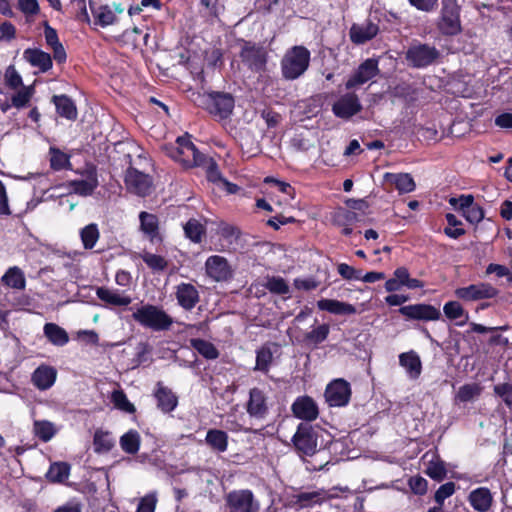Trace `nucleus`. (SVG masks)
Segmentation results:
<instances>
[{
    "label": "nucleus",
    "instance_id": "1",
    "mask_svg": "<svg viewBox=\"0 0 512 512\" xmlns=\"http://www.w3.org/2000/svg\"><path fill=\"white\" fill-rule=\"evenodd\" d=\"M309 63V50L304 46H294L282 58V75L287 80H295L305 73Z\"/></svg>",
    "mask_w": 512,
    "mask_h": 512
},
{
    "label": "nucleus",
    "instance_id": "2",
    "mask_svg": "<svg viewBox=\"0 0 512 512\" xmlns=\"http://www.w3.org/2000/svg\"><path fill=\"white\" fill-rule=\"evenodd\" d=\"M133 319L140 325L154 331L169 330L173 324V318L161 307L146 304L142 305L132 314Z\"/></svg>",
    "mask_w": 512,
    "mask_h": 512
},
{
    "label": "nucleus",
    "instance_id": "3",
    "mask_svg": "<svg viewBox=\"0 0 512 512\" xmlns=\"http://www.w3.org/2000/svg\"><path fill=\"white\" fill-rule=\"evenodd\" d=\"M461 6L457 0H441L440 16L437 23L444 35H457L462 31L460 20Z\"/></svg>",
    "mask_w": 512,
    "mask_h": 512
},
{
    "label": "nucleus",
    "instance_id": "4",
    "mask_svg": "<svg viewBox=\"0 0 512 512\" xmlns=\"http://www.w3.org/2000/svg\"><path fill=\"white\" fill-rule=\"evenodd\" d=\"M176 145L171 148L170 156L183 166L190 168L204 164L206 157L197 150L189 135L178 137Z\"/></svg>",
    "mask_w": 512,
    "mask_h": 512
},
{
    "label": "nucleus",
    "instance_id": "5",
    "mask_svg": "<svg viewBox=\"0 0 512 512\" xmlns=\"http://www.w3.org/2000/svg\"><path fill=\"white\" fill-rule=\"evenodd\" d=\"M229 512H260V502L249 489L233 490L225 496Z\"/></svg>",
    "mask_w": 512,
    "mask_h": 512
},
{
    "label": "nucleus",
    "instance_id": "6",
    "mask_svg": "<svg viewBox=\"0 0 512 512\" xmlns=\"http://www.w3.org/2000/svg\"><path fill=\"white\" fill-rule=\"evenodd\" d=\"M439 57V51L427 44H415L408 48L406 59L413 67H425Z\"/></svg>",
    "mask_w": 512,
    "mask_h": 512
},
{
    "label": "nucleus",
    "instance_id": "7",
    "mask_svg": "<svg viewBox=\"0 0 512 512\" xmlns=\"http://www.w3.org/2000/svg\"><path fill=\"white\" fill-rule=\"evenodd\" d=\"M240 57L242 62L252 71L260 72L265 69L267 62V52L262 46L245 42Z\"/></svg>",
    "mask_w": 512,
    "mask_h": 512
},
{
    "label": "nucleus",
    "instance_id": "8",
    "mask_svg": "<svg viewBox=\"0 0 512 512\" xmlns=\"http://www.w3.org/2000/svg\"><path fill=\"white\" fill-rule=\"evenodd\" d=\"M293 444L301 455L311 456L317 450V438L311 426L300 424L293 436Z\"/></svg>",
    "mask_w": 512,
    "mask_h": 512
},
{
    "label": "nucleus",
    "instance_id": "9",
    "mask_svg": "<svg viewBox=\"0 0 512 512\" xmlns=\"http://www.w3.org/2000/svg\"><path fill=\"white\" fill-rule=\"evenodd\" d=\"M498 294V290L489 283L480 282L467 287L457 288L455 296L464 301L490 299Z\"/></svg>",
    "mask_w": 512,
    "mask_h": 512
},
{
    "label": "nucleus",
    "instance_id": "10",
    "mask_svg": "<svg viewBox=\"0 0 512 512\" xmlns=\"http://www.w3.org/2000/svg\"><path fill=\"white\" fill-rule=\"evenodd\" d=\"M125 184L128 191L142 197L149 195L153 188L150 176L135 168H129L127 170Z\"/></svg>",
    "mask_w": 512,
    "mask_h": 512
},
{
    "label": "nucleus",
    "instance_id": "11",
    "mask_svg": "<svg viewBox=\"0 0 512 512\" xmlns=\"http://www.w3.org/2000/svg\"><path fill=\"white\" fill-rule=\"evenodd\" d=\"M206 274L216 282L227 281L233 276V269L228 260L219 255H212L205 262Z\"/></svg>",
    "mask_w": 512,
    "mask_h": 512
},
{
    "label": "nucleus",
    "instance_id": "12",
    "mask_svg": "<svg viewBox=\"0 0 512 512\" xmlns=\"http://www.w3.org/2000/svg\"><path fill=\"white\" fill-rule=\"evenodd\" d=\"M351 396V389L348 382L343 379H336L331 382L325 390V398L330 406L341 407L348 404Z\"/></svg>",
    "mask_w": 512,
    "mask_h": 512
},
{
    "label": "nucleus",
    "instance_id": "13",
    "mask_svg": "<svg viewBox=\"0 0 512 512\" xmlns=\"http://www.w3.org/2000/svg\"><path fill=\"white\" fill-rule=\"evenodd\" d=\"M206 106L210 114L225 119L233 111L234 99L230 94L215 93L208 96Z\"/></svg>",
    "mask_w": 512,
    "mask_h": 512
},
{
    "label": "nucleus",
    "instance_id": "14",
    "mask_svg": "<svg viewBox=\"0 0 512 512\" xmlns=\"http://www.w3.org/2000/svg\"><path fill=\"white\" fill-rule=\"evenodd\" d=\"M98 184L96 169L89 167L86 169L85 173L82 174V178L72 180L68 185L75 194L87 197L93 194Z\"/></svg>",
    "mask_w": 512,
    "mask_h": 512
},
{
    "label": "nucleus",
    "instance_id": "15",
    "mask_svg": "<svg viewBox=\"0 0 512 512\" xmlns=\"http://www.w3.org/2000/svg\"><path fill=\"white\" fill-rule=\"evenodd\" d=\"M399 312L408 318L425 321L438 320L441 316L438 309L427 304L404 306L399 309Z\"/></svg>",
    "mask_w": 512,
    "mask_h": 512
},
{
    "label": "nucleus",
    "instance_id": "16",
    "mask_svg": "<svg viewBox=\"0 0 512 512\" xmlns=\"http://www.w3.org/2000/svg\"><path fill=\"white\" fill-rule=\"evenodd\" d=\"M378 71L377 61L374 59H367L359 66L356 73L346 82V88L351 89L366 83L375 77Z\"/></svg>",
    "mask_w": 512,
    "mask_h": 512
},
{
    "label": "nucleus",
    "instance_id": "17",
    "mask_svg": "<svg viewBox=\"0 0 512 512\" xmlns=\"http://www.w3.org/2000/svg\"><path fill=\"white\" fill-rule=\"evenodd\" d=\"M292 411L295 417L306 421L315 420L319 414L317 404L309 396L298 397L292 405Z\"/></svg>",
    "mask_w": 512,
    "mask_h": 512
},
{
    "label": "nucleus",
    "instance_id": "18",
    "mask_svg": "<svg viewBox=\"0 0 512 512\" xmlns=\"http://www.w3.org/2000/svg\"><path fill=\"white\" fill-rule=\"evenodd\" d=\"M379 31L377 24L367 21L362 24H353L350 28V39L355 44H363L374 38Z\"/></svg>",
    "mask_w": 512,
    "mask_h": 512
},
{
    "label": "nucleus",
    "instance_id": "19",
    "mask_svg": "<svg viewBox=\"0 0 512 512\" xmlns=\"http://www.w3.org/2000/svg\"><path fill=\"white\" fill-rule=\"evenodd\" d=\"M360 109L361 105L354 94L343 96L333 105V112L342 118H349L359 112Z\"/></svg>",
    "mask_w": 512,
    "mask_h": 512
},
{
    "label": "nucleus",
    "instance_id": "20",
    "mask_svg": "<svg viewBox=\"0 0 512 512\" xmlns=\"http://www.w3.org/2000/svg\"><path fill=\"white\" fill-rule=\"evenodd\" d=\"M154 396L157 400L158 408L164 413L173 411L178 404L177 396L171 389L163 386L161 383H157Z\"/></svg>",
    "mask_w": 512,
    "mask_h": 512
},
{
    "label": "nucleus",
    "instance_id": "21",
    "mask_svg": "<svg viewBox=\"0 0 512 512\" xmlns=\"http://www.w3.org/2000/svg\"><path fill=\"white\" fill-rule=\"evenodd\" d=\"M326 499V492L321 489L312 492H300L295 494L291 497V504L293 506H297L299 509H303L314 504H321Z\"/></svg>",
    "mask_w": 512,
    "mask_h": 512
},
{
    "label": "nucleus",
    "instance_id": "22",
    "mask_svg": "<svg viewBox=\"0 0 512 512\" xmlns=\"http://www.w3.org/2000/svg\"><path fill=\"white\" fill-rule=\"evenodd\" d=\"M176 298L181 307L190 310L199 301V294L192 284L182 283L177 287Z\"/></svg>",
    "mask_w": 512,
    "mask_h": 512
},
{
    "label": "nucleus",
    "instance_id": "23",
    "mask_svg": "<svg viewBox=\"0 0 512 512\" xmlns=\"http://www.w3.org/2000/svg\"><path fill=\"white\" fill-rule=\"evenodd\" d=\"M247 412L250 416L263 418L267 413V405L264 393L258 388L250 391V398L247 404Z\"/></svg>",
    "mask_w": 512,
    "mask_h": 512
},
{
    "label": "nucleus",
    "instance_id": "24",
    "mask_svg": "<svg viewBox=\"0 0 512 512\" xmlns=\"http://www.w3.org/2000/svg\"><path fill=\"white\" fill-rule=\"evenodd\" d=\"M384 180L394 185L399 193H410L415 190L416 184L409 173H386Z\"/></svg>",
    "mask_w": 512,
    "mask_h": 512
},
{
    "label": "nucleus",
    "instance_id": "25",
    "mask_svg": "<svg viewBox=\"0 0 512 512\" xmlns=\"http://www.w3.org/2000/svg\"><path fill=\"white\" fill-rule=\"evenodd\" d=\"M56 375L57 372L54 368L50 366H40L34 371L32 382L40 390H46L54 384Z\"/></svg>",
    "mask_w": 512,
    "mask_h": 512
},
{
    "label": "nucleus",
    "instance_id": "26",
    "mask_svg": "<svg viewBox=\"0 0 512 512\" xmlns=\"http://www.w3.org/2000/svg\"><path fill=\"white\" fill-rule=\"evenodd\" d=\"M24 59L32 66L38 67L42 72L48 71L52 67L50 54L39 49H26L23 53Z\"/></svg>",
    "mask_w": 512,
    "mask_h": 512
},
{
    "label": "nucleus",
    "instance_id": "27",
    "mask_svg": "<svg viewBox=\"0 0 512 512\" xmlns=\"http://www.w3.org/2000/svg\"><path fill=\"white\" fill-rule=\"evenodd\" d=\"M492 495L489 489L481 487L473 490L469 495L472 507L479 512H486L492 505Z\"/></svg>",
    "mask_w": 512,
    "mask_h": 512
},
{
    "label": "nucleus",
    "instance_id": "28",
    "mask_svg": "<svg viewBox=\"0 0 512 512\" xmlns=\"http://www.w3.org/2000/svg\"><path fill=\"white\" fill-rule=\"evenodd\" d=\"M317 306L320 310L328 311L337 315H350L356 313L353 305L338 300L322 299L319 300Z\"/></svg>",
    "mask_w": 512,
    "mask_h": 512
},
{
    "label": "nucleus",
    "instance_id": "29",
    "mask_svg": "<svg viewBox=\"0 0 512 512\" xmlns=\"http://www.w3.org/2000/svg\"><path fill=\"white\" fill-rule=\"evenodd\" d=\"M96 295L100 300L112 306H127L131 303L129 296L105 287L97 288Z\"/></svg>",
    "mask_w": 512,
    "mask_h": 512
},
{
    "label": "nucleus",
    "instance_id": "30",
    "mask_svg": "<svg viewBox=\"0 0 512 512\" xmlns=\"http://www.w3.org/2000/svg\"><path fill=\"white\" fill-rule=\"evenodd\" d=\"M399 362L400 365L405 368L406 372L408 373L409 377L412 379H417L419 375L421 374V360L419 356L411 351L402 353L399 356Z\"/></svg>",
    "mask_w": 512,
    "mask_h": 512
},
{
    "label": "nucleus",
    "instance_id": "31",
    "mask_svg": "<svg viewBox=\"0 0 512 512\" xmlns=\"http://www.w3.org/2000/svg\"><path fill=\"white\" fill-rule=\"evenodd\" d=\"M43 332L49 342L55 346H64L69 342L66 330L55 323H46Z\"/></svg>",
    "mask_w": 512,
    "mask_h": 512
},
{
    "label": "nucleus",
    "instance_id": "32",
    "mask_svg": "<svg viewBox=\"0 0 512 512\" xmlns=\"http://www.w3.org/2000/svg\"><path fill=\"white\" fill-rule=\"evenodd\" d=\"M1 281L4 285L17 290L24 289L26 285L24 273L17 266L10 267L2 276Z\"/></svg>",
    "mask_w": 512,
    "mask_h": 512
},
{
    "label": "nucleus",
    "instance_id": "33",
    "mask_svg": "<svg viewBox=\"0 0 512 512\" xmlns=\"http://www.w3.org/2000/svg\"><path fill=\"white\" fill-rule=\"evenodd\" d=\"M482 386L478 383H469L461 386L454 398L455 403H466L476 400L482 393Z\"/></svg>",
    "mask_w": 512,
    "mask_h": 512
},
{
    "label": "nucleus",
    "instance_id": "34",
    "mask_svg": "<svg viewBox=\"0 0 512 512\" xmlns=\"http://www.w3.org/2000/svg\"><path fill=\"white\" fill-rule=\"evenodd\" d=\"M53 102L60 116L70 120L76 119L77 109L73 101L69 97H67L66 95L54 96Z\"/></svg>",
    "mask_w": 512,
    "mask_h": 512
},
{
    "label": "nucleus",
    "instance_id": "35",
    "mask_svg": "<svg viewBox=\"0 0 512 512\" xmlns=\"http://www.w3.org/2000/svg\"><path fill=\"white\" fill-rule=\"evenodd\" d=\"M443 312L445 316L451 320L463 318L458 325H464L469 319L468 313L465 312L462 305L457 301L447 302L443 307Z\"/></svg>",
    "mask_w": 512,
    "mask_h": 512
},
{
    "label": "nucleus",
    "instance_id": "36",
    "mask_svg": "<svg viewBox=\"0 0 512 512\" xmlns=\"http://www.w3.org/2000/svg\"><path fill=\"white\" fill-rule=\"evenodd\" d=\"M93 445L97 453H106L114 446V440L109 432L97 430L94 435Z\"/></svg>",
    "mask_w": 512,
    "mask_h": 512
},
{
    "label": "nucleus",
    "instance_id": "37",
    "mask_svg": "<svg viewBox=\"0 0 512 512\" xmlns=\"http://www.w3.org/2000/svg\"><path fill=\"white\" fill-rule=\"evenodd\" d=\"M96 24L102 27L112 25L116 21L115 11L108 5L100 6L99 8L92 10Z\"/></svg>",
    "mask_w": 512,
    "mask_h": 512
},
{
    "label": "nucleus",
    "instance_id": "38",
    "mask_svg": "<svg viewBox=\"0 0 512 512\" xmlns=\"http://www.w3.org/2000/svg\"><path fill=\"white\" fill-rule=\"evenodd\" d=\"M121 448L129 454H135L139 450L140 435L137 431L130 430L120 438Z\"/></svg>",
    "mask_w": 512,
    "mask_h": 512
},
{
    "label": "nucleus",
    "instance_id": "39",
    "mask_svg": "<svg viewBox=\"0 0 512 512\" xmlns=\"http://www.w3.org/2000/svg\"><path fill=\"white\" fill-rule=\"evenodd\" d=\"M70 466L64 462H57L50 466L46 477L51 482H63L69 476Z\"/></svg>",
    "mask_w": 512,
    "mask_h": 512
},
{
    "label": "nucleus",
    "instance_id": "40",
    "mask_svg": "<svg viewBox=\"0 0 512 512\" xmlns=\"http://www.w3.org/2000/svg\"><path fill=\"white\" fill-rule=\"evenodd\" d=\"M55 425L47 420H40L34 422L35 435L44 442L49 441L56 434Z\"/></svg>",
    "mask_w": 512,
    "mask_h": 512
},
{
    "label": "nucleus",
    "instance_id": "41",
    "mask_svg": "<svg viewBox=\"0 0 512 512\" xmlns=\"http://www.w3.org/2000/svg\"><path fill=\"white\" fill-rule=\"evenodd\" d=\"M206 441L212 448L224 452L227 449L228 436L221 430H210L207 433Z\"/></svg>",
    "mask_w": 512,
    "mask_h": 512
},
{
    "label": "nucleus",
    "instance_id": "42",
    "mask_svg": "<svg viewBox=\"0 0 512 512\" xmlns=\"http://www.w3.org/2000/svg\"><path fill=\"white\" fill-rule=\"evenodd\" d=\"M81 240L85 249H92L99 239V230L96 224L85 226L80 232Z\"/></svg>",
    "mask_w": 512,
    "mask_h": 512
},
{
    "label": "nucleus",
    "instance_id": "43",
    "mask_svg": "<svg viewBox=\"0 0 512 512\" xmlns=\"http://www.w3.org/2000/svg\"><path fill=\"white\" fill-rule=\"evenodd\" d=\"M191 345L198 353L207 359H216L218 357L217 349L212 343L208 341L202 339H192Z\"/></svg>",
    "mask_w": 512,
    "mask_h": 512
},
{
    "label": "nucleus",
    "instance_id": "44",
    "mask_svg": "<svg viewBox=\"0 0 512 512\" xmlns=\"http://www.w3.org/2000/svg\"><path fill=\"white\" fill-rule=\"evenodd\" d=\"M139 217L142 231L153 238L158 230L157 217L147 212H141Z\"/></svg>",
    "mask_w": 512,
    "mask_h": 512
},
{
    "label": "nucleus",
    "instance_id": "45",
    "mask_svg": "<svg viewBox=\"0 0 512 512\" xmlns=\"http://www.w3.org/2000/svg\"><path fill=\"white\" fill-rule=\"evenodd\" d=\"M34 93L33 86H22L18 92L12 96V105L16 108H24L28 105L32 95Z\"/></svg>",
    "mask_w": 512,
    "mask_h": 512
},
{
    "label": "nucleus",
    "instance_id": "46",
    "mask_svg": "<svg viewBox=\"0 0 512 512\" xmlns=\"http://www.w3.org/2000/svg\"><path fill=\"white\" fill-rule=\"evenodd\" d=\"M50 164L54 170H62L67 168L69 163V156L57 148H50Z\"/></svg>",
    "mask_w": 512,
    "mask_h": 512
},
{
    "label": "nucleus",
    "instance_id": "47",
    "mask_svg": "<svg viewBox=\"0 0 512 512\" xmlns=\"http://www.w3.org/2000/svg\"><path fill=\"white\" fill-rule=\"evenodd\" d=\"M4 83L11 90H18L23 86L22 77L13 65L6 68L4 73Z\"/></svg>",
    "mask_w": 512,
    "mask_h": 512
},
{
    "label": "nucleus",
    "instance_id": "48",
    "mask_svg": "<svg viewBox=\"0 0 512 512\" xmlns=\"http://www.w3.org/2000/svg\"><path fill=\"white\" fill-rule=\"evenodd\" d=\"M185 235L191 239L193 242H200L201 237L204 233V228L202 224L195 220H189L184 226Z\"/></svg>",
    "mask_w": 512,
    "mask_h": 512
},
{
    "label": "nucleus",
    "instance_id": "49",
    "mask_svg": "<svg viewBox=\"0 0 512 512\" xmlns=\"http://www.w3.org/2000/svg\"><path fill=\"white\" fill-rule=\"evenodd\" d=\"M140 257L153 270L162 271L167 267V261L160 255L143 252Z\"/></svg>",
    "mask_w": 512,
    "mask_h": 512
},
{
    "label": "nucleus",
    "instance_id": "50",
    "mask_svg": "<svg viewBox=\"0 0 512 512\" xmlns=\"http://www.w3.org/2000/svg\"><path fill=\"white\" fill-rule=\"evenodd\" d=\"M111 399L116 408L127 413H133L135 411L134 405L130 403L123 391H114Z\"/></svg>",
    "mask_w": 512,
    "mask_h": 512
},
{
    "label": "nucleus",
    "instance_id": "51",
    "mask_svg": "<svg viewBox=\"0 0 512 512\" xmlns=\"http://www.w3.org/2000/svg\"><path fill=\"white\" fill-rule=\"evenodd\" d=\"M266 288L274 294H286L289 292V287L286 281L281 277H270L267 278Z\"/></svg>",
    "mask_w": 512,
    "mask_h": 512
},
{
    "label": "nucleus",
    "instance_id": "52",
    "mask_svg": "<svg viewBox=\"0 0 512 512\" xmlns=\"http://www.w3.org/2000/svg\"><path fill=\"white\" fill-rule=\"evenodd\" d=\"M272 359H273V354H272L271 350L267 347L261 348L257 352L255 369L260 370V371H267L269 365L272 362Z\"/></svg>",
    "mask_w": 512,
    "mask_h": 512
},
{
    "label": "nucleus",
    "instance_id": "53",
    "mask_svg": "<svg viewBox=\"0 0 512 512\" xmlns=\"http://www.w3.org/2000/svg\"><path fill=\"white\" fill-rule=\"evenodd\" d=\"M495 395L500 397L503 402L512 409V384L500 383L493 388Z\"/></svg>",
    "mask_w": 512,
    "mask_h": 512
},
{
    "label": "nucleus",
    "instance_id": "54",
    "mask_svg": "<svg viewBox=\"0 0 512 512\" xmlns=\"http://www.w3.org/2000/svg\"><path fill=\"white\" fill-rule=\"evenodd\" d=\"M426 474L437 481H441L446 476V468L442 461H430L426 469Z\"/></svg>",
    "mask_w": 512,
    "mask_h": 512
},
{
    "label": "nucleus",
    "instance_id": "55",
    "mask_svg": "<svg viewBox=\"0 0 512 512\" xmlns=\"http://www.w3.org/2000/svg\"><path fill=\"white\" fill-rule=\"evenodd\" d=\"M202 166L206 168V174L209 181L214 183H223L224 179L221 177L217 164L213 159L205 158Z\"/></svg>",
    "mask_w": 512,
    "mask_h": 512
},
{
    "label": "nucleus",
    "instance_id": "56",
    "mask_svg": "<svg viewBox=\"0 0 512 512\" xmlns=\"http://www.w3.org/2000/svg\"><path fill=\"white\" fill-rule=\"evenodd\" d=\"M449 204L465 213L472 205H474L473 195H461L457 198H450Z\"/></svg>",
    "mask_w": 512,
    "mask_h": 512
},
{
    "label": "nucleus",
    "instance_id": "57",
    "mask_svg": "<svg viewBox=\"0 0 512 512\" xmlns=\"http://www.w3.org/2000/svg\"><path fill=\"white\" fill-rule=\"evenodd\" d=\"M329 333V327L326 324L320 325L313 330H311L306 335V339L311 343L317 344L324 341Z\"/></svg>",
    "mask_w": 512,
    "mask_h": 512
},
{
    "label": "nucleus",
    "instance_id": "58",
    "mask_svg": "<svg viewBox=\"0 0 512 512\" xmlns=\"http://www.w3.org/2000/svg\"><path fill=\"white\" fill-rule=\"evenodd\" d=\"M462 215L471 224H478L484 218V210L479 205L474 204Z\"/></svg>",
    "mask_w": 512,
    "mask_h": 512
},
{
    "label": "nucleus",
    "instance_id": "59",
    "mask_svg": "<svg viewBox=\"0 0 512 512\" xmlns=\"http://www.w3.org/2000/svg\"><path fill=\"white\" fill-rule=\"evenodd\" d=\"M455 491V484L453 482H447L441 485L435 493V501L442 505L444 500L450 497Z\"/></svg>",
    "mask_w": 512,
    "mask_h": 512
},
{
    "label": "nucleus",
    "instance_id": "60",
    "mask_svg": "<svg viewBox=\"0 0 512 512\" xmlns=\"http://www.w3.org/2000/svg\"><path fill=\"white\" fill-rule=\"evenodd\" d=\"M338 273L346 280H359L361 278V271L356 270L348 264L341 263L337 267Z\"/></svg>",
    "mask_w": 512,
    "mask_h": 512
},
{
    "label": "nucleus",
    "instance_id": "61",
    "mask_svg": "<svg viewBox=\"0 0 512 512\" xmlns=\"http://www.w3.org/2000/svg\"><path fill=\"white\" fill-rule=\"evenodd\" d=\"M157 503L155 494H148L140 499L137 512H154Z\"/></svg>",
    "mask_w": 512,
    "mask_h": 512
},
{
    "label": "nucleus",
    "instance_id": "62",
    "mask_svg": "<svg viewBox=\"0 0 512 512\" xmlns=\"http://www.w3.org/2000/svg\"><path fill=\"white\" fill-rule=\"evenodd\" d=\"M335 219L339 225H352L358 221V216L351 210H342L336 214Z\"/></svg>",
    "mask_w": 512,
    "mask_h": 512
},
{
    "label": "nucleus",
    "instance_id": "63",
    "mask_svg": "<svg viewBox=\"0 0 512 512\" xmlns=\"http://www.w3.org/2000/svg\"><path fill=\"white\" fill-rule=\"evenodd\" d=\"M18 7L27 15H35L39 11V5L36 0H19Z\"/></svg>",
    "mask_w": 512,
    "mask_h": 512
},
{
    "label": "nucleus",
    "instance_id": "64",
    "mask_svg": "<svg viewBox=\"0 0 512 512\" xmlns=\"http://www.w3.org/2000/svg\"><path fill=\"white\" fill-rule=\"evenodd\" d=\"M416 9L423 12H431L435 9L438 0H408Z\"/></svg>",
    "mask_w": 512,
    "mask_h": 512
}]
</instances>
